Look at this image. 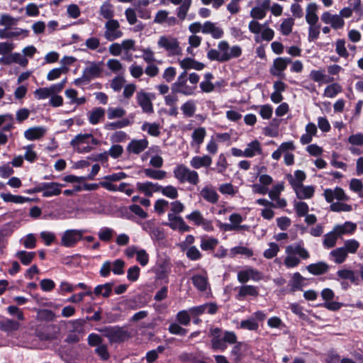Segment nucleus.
Listing matches in <instances>:
<instances>
[{"mask_svg": "<svg viewBox=\"0 0 363 363\" xmlns=\"http://www.w3.org/2000/svg\"><path fill=\"white\" fill-rule=\"evenodd\" d=\"M242 55V48L239 45L230 47L226 40L218 43L217 49H211L207 52V57L210 60L225 62L233 58H237Z\"/></svg>", "mask_w": 363, "mask_h": 363, "instance_id": "nucleus-1", "label": "nucleus"}, {"mask_svg": "<svg viewBox=\"0 0 363 363\" xmlns=\"http://www.w3.org/2000/svg\"><path fill=\"white\" fill-rule=\"evenodd\" d=\"M285 252L284 264L287 268L296 267L301 262L300 258L306 259L310 257L309 252L301 244L286 246Z\"/></svg>", "mask_w": 363, "mask_h": 363, "instance_id": "nucleus-2", "label": "nucleus"}, {"mask_svg": "<svg viewBox=\"0 0 363 363\" xmlns=\"http://www.w3.org/2000/svg\"><path fill=\"white\" fill-rule=\"evenodd\" d=\"M211 335L213 337L211 346L214 350L224 351L227 348V343L233 344L237 337L233 332L225 331L223 334L218 328L211 329Z\"/></svg>", "mask_w": 363, "mask_h": 363, "instance_id": "nucleus-3", "label": "nucleus"}, {"mask_svg": "<svg viewBox=\"0 0 363 363\" xmlns=\"http://www.w3.org/2000/svg\"><path fill=\"white\" fill-rule=\"evenodd\" d=\"M249 30L255 35V40L261 43L262 40L270 41L274 36V30L267 23L261 24L256 21L249 23Z\"/></svg>", "mask_w": 363, "mask_h": 363, "instance_id": "nucleus-4", "label": "nucleus"}, {"mask_svg": "<svg viewBox=\"0 0 363 363\" xmlns=\"http://www.w3.org/2000/svg\"><path fill=\"white\" fill-rule=\"evenodd\" d=\"M97 141L91 134H79L71 141V145L79 153L89 152Z\"/></svg>", "mask_w": 363, "mask_h": 363, "instance_id": "nucleus-5", "label": "nucleus"}, {"mask_svg": "<svg viewBox=\"0 0 363 363\" xmlns=\"http://www.w3.org/2000/svg\"><path fill=\"white\" fill-rule=\"evenodd\" d=\"M174 176L180 182H188L193 185H196L199 182L198 173L189 169L184 164L177 165L174 169Z\"/></svg>", "mask_w": 363, "mask_h": 363, "instance_id": "nucleus-6", "label": "nucleus"}, {"mask_svg": "<svg viewBox=\"0 0 363 363\" xmlns=\"http://www.w3.org/2000/svg\"><path fill=\"white\" fill-rule=\"evenodd\" d=\"M187 72L184 71L178 77L177 81L172 85L174 93H180L186 96L192 95L196 89L195 86L187 84Z\"/></svg>", "mask_w": 363, "mask_h": 363, "instance_id": "nucleus-7", "label": "nucleus"}, {"mask_svg": "<svg viewBox=\"0 0 363 363\" xmlns=\"http://www.w3.org/2000/svg\"><path fill=\"white\" fill-rule=\"evenodd\" d=\"M159 48L164 49L169 55H177L181 53V48L178 40L171 35H162L158 41Z\"/></svg>", "mask_w": 363, "mask_h": 363, "instance_id": "nucleus-8", "label": "nucleus"}, {"mask_svg": "<svg viewBox=\"0 0 363 363\" xmlns=\"http://www.w3.org/2000/svg\"><path fill=\"white\" fill-rule=\"evenodd\" d=\"M104 38L108 41H113L123 35L119 22L116 19H109L104 25Z\"/></svg>", "mask_w": 363, "mask_h": 363, "instance_id": "nucleus-9", "label": "nucleus"}, {"mask_svg": "<svg viewBox=\"0 0 363 363\" xmlns=\"http://www.w3.org/2000/svg\"><path fill=\"white\" fill-rule=\"evenodd\" d=\"M83 231L77 229L67 230L62 234L61 245L65 247H73L82 238Z\"/></svg>", "mask_w": 363, "mask_h": 363, "instance_id": "nucleus-10", "label": "nucleus"}, {"mask_svg": "<svg viewBox=\"0 0 363 363\" xmlns=\"http://www.w3.org/2000/svg\"><path fill=\"white\" fill-rule=\"evenodd\" d=\"M186 218L194 225L201 226L206 231L211 232L213 230L212 221L204 218L201 212L199 210L192 211L191 213L188 214Z\"/></svg>", "mask_w": 363, "mask_h": 363, "instance_id": "nucleus-11", "label": "nucleus"}, {"mask_svg": "<svg viewBox=\"0 0 363 363\" xmlns=\"http://www.w3.org/2000/svg\"><path fill=\"white\" fill-rule=\"evenodd\" d=\"M323 196L328 203H333L335 200L337 201H347L349 196L346 195L344 190L340 187L335 189H325L323 191Z\"/></svg>", "mask_w": 363, "mask_h": 363, "instance_id": "nucleus-12", "label": "nucleus"}, {"mask_svg": "<svg viewBox=\"0 0 363 363\" xmlns=\"http://www.w3.org/2000/svg\"><path fill=\"white\" fill-rule=\"evenodd\" d=\"M63 184L57 182H45L40 184V189L44 197H52L58 196L62 192Z\"/></svg>", "mask_w": 363, "mask_h": 363, "instance_id": "nucleus-13", "label": "nucleus"}, {"mask_svg": "<svg viewBox=\"0 0 363 363\" xmlns=\"http://www.w3.org/2000/svg\"><path fill=\"white\" fill-rule=\"evenodd\" d=\"M291 62V59L286 57H277L273 62V65L270 69V73L279 77L284 76V71L286 69L288 65Z\"/></svg>", "mask_w": 363, "mask_h": 363, "instance_id": "nucleus-14", "label": "nucleus"}, {"mask_svg": "<svg viewBox=\"0 0 363 363\" xmlns=\"http://www.w3.org/2000/svg\"><path fill=\"white\" fill-rule=\"evenodd\" d=\"M167 225L172 230H177L181 233L190 230V227L186 224L183 218L174 213H168V223Z\"/></svg>", "mask_w": 363, "mask_h": 363, "instance_id": "nucleus-15", "label": "nucleus"}, {"mask_svg": "<svg viewBox=\"0 0 363 363\" xmlns=\"http://www.w3.org/2000/svg\"><path fill=\"white\" fill-rule=\"evenodd\" d=\"M136 99L138 105L144 112L147 113L153 112V107L150 94L146 93L143 90H140L137 93Z\"/></svg>", "mask_w": 363, "mask_h": 363, "instance_id": "nucleus-16", "label": "nucleus"}, {"mask_svg": "<svg viewBox=\"0 0 363 363\" xmlns=\"http://www.w3.org/2000/svg\"><path fill=\"white\" fill-rule=\"evenodd\" d=\"M321 21L326 23L330 24L331 27L334 29H340L345 25V21L342 18L337 14H331L325 11L321 15Z\"/></svg>", "mask_w": 363, "mask_h": 363, "instance_id": "nucleus-17", "label": "nucleus"}, {"mask_svg": "<svg viewBox=\"0 0 363 363\" xmlns=\"http://www.w3.org/2000/svg\"><path fill=\"white\" fill-rule=\"evenodd\" d=\"M347 142L350 145L348 149L351 153L360 155L362 152L358 147L363 145V133L352 134L349 136Z\"/></svg>", "mask_w": 363, "mask_h": 363, "instance_id": "nucleus-18", "label": "nucleus"}, {"mask_svg": "<svg viewBox=\"0 0 363 363\" xmlns=\"http://www.w3.org/2000/svg\"><path fill=\"white\" fill-rule=\"evenodd\" d=\"M261 278V274L257 270L250 267L238 273V279L240 283H245L249 280L258 281Z\"/></svg>", "mask_w": 363, "mask_h": 363, "instance_id": "nucleus-19", "label": "nucleus"}, {"mask_svg": "<svg viewBox=\"0 0 363 363\" xmlns=\"http://www.w3.org/2000/svg\"><path fill=\"white\" fill-rule=\"evenodd\" d=\"M28 60L26 57L19 52H13L7 57H2L0 58V63L4 65H10L11 63H16L22 67H26L28 65Z\"/></svg>", "mask_w": 363, "mask_h": 363, "instance_id": "nucleus-20", "label": "nucleus"}, {"mask_svg": "<svg viewBox=\"0 0 363 363\" xmlns=\"http://www.w3.org/2000/svg\"><path fill=\"white\" fill-rule=\"evenodd\" d=\"M203 34H209L215 39L221 38L223 36V30L217 26L216 23L211 21H206L203 23Z\"/></svg>", "mask_w": 363, "mask_h": 363, "instance_id": "nucleus-21", "label": "nucleus"}, {"mask_svg": "<svg viewBox=\"0 0 363 363\" xmlns=\"http://www.w3.org/2000/svg\"><path fill=\"white\" fill-rule=\"evenodd\" d=\"M101 63L95 62H89L86 67L83 70L84 77H86L89 81L98 77L101 72Z\"/></svg>", "mask_w": 363, "mask_h": 363, "instance_id": "nucleus-22", "label": "nucleus"}, {"mask_svg": "<svg viewBox=\"0 0 363 363\" xmlns=\"http://www.w3.org/2000/svg\"><path fill=\"white\" fill-rule=\"evenodd\" d=\"M148 141L147 139L133 140L130 142L127 147V150L129 153L138 155L144 151L148 146Z\"/></svg>", "mask_w": 363, "mask_h": 363, "instance_id": "nucleus-23", "label": "nucleus"}, {"mask_svg": "<svg viewBox=\"0 0 363 363\" xmlns=\"http://www.w3.org/2000/svg\"><path fill=\"white\" fill-rule=\"evenodd\" d=\"M137 189L147 196H152L153 193L159 192L160 184L150 182H138L136 184Z\"/></svg>", "mask_w": 363, "mask_h": 363, "instance_id": "nucleus-24", "label": "nucleus"}, {"mask_svg": "<svg viewBox=\"0 0 363 363\" xmlns=\"http://www.w3.org/2000/svg\"><path fill=\"white\" fill-rule=\"evenodd\" d=\"M246 157H254L262 154V147L259 141L257 140H252L246 145L245 148Z\"/></svg>", "mask_w": 363, "mask_h": 363, "instance_id": "nucleus-25", "label": "nucleus"}, {"mask_svg": "<svg viewBox=\"0 0 363 363\" xmlns=\"http://www.w3.org/2000/svg\"><path fill=\"white\" fill-rule=\"evenodd\" d=\"M206 136V130L203 127H199L195 128L191 133V147H196L197 149L200 148L201 145L203 143Z\"/></svg>", "mask_w": 363, "mask_h": 363, "instance_id": "nucleus-26", "label": "nucleus"}, {"mask_svg": "<svg viewBox=\"0 0 363 363\" xmlns=\"http://www.w3.org/2000/svg\"><path fill=\"white\" fill-rule=\"evenodd\" d=\"M212 163V158L208 155L194 156L190 160V165L194 169L208 167Z\"/></svg>", "mask_w": 363, "mask_h": 363, "instance_id": "nucleus-27", "label": "nucleus"}, {"mask_svg": "<svg viewBox=\"0 0 363 363\" xmlns=\"http://www.w3.org/2000/svg\"><path fill=\"white\" fill-rule=\"evenodd\" d=\"M357 225L350 221H346L342 225H336L334 226L333 230L340 237L343 235H350L356 230Z\"/></svg>", "mask_w": 363, "mask_h": 363, "instance_id": "nucleus-28", "label": "nucleus"}, {"mask_svg": "<svg viewBox=\"0 0 363 363\" xmlns=\"http://www.w3.org/2000/svg\"><path fill=\"white\" fill-rule=\"evenodd\" d=\"M297 197L300 199H311L314 194V187L313 186L299 185L294 188Z\"/></svg>", "mask_w": 363, "mask_h": 363, "instance_id": "nucleus-29", "label": "nucleus"}, {"mask_svg": "<svg viewBox=\"0 0 363 363\" xmlns=\"http://www.w3.org/2000/svg\"><path fill=\"white\" fill-rule=\"evenodd\" d=\"M46 132V129L42 126H35L27 129L24 132V137L28 140H38L42 138Z\"/></svg>", "mask_w": 363, "mask_h": 363, "instance_id": "nucleus-30", "label": "nucleus"}, {"mask_svg": "<svg viewBox=\"0 0 363 363\" xmlns=\"http://www.w3.org/2000/svg\"><path fill=\"white\" fill-rule=\"evenodd\" d=\"M179 64L180 67L185 69H196V70H201L204 67V65L201 62L196 61L193 58L186 57L183 60H179Z\"/></svg>", "mask_w": 363, "mask_h": 363, "instance_id": "nucleus-31", "label": "nucleus"}, {"mask_svg": "<svg viewBox=\"0 0 363 363\" xmlns=\"http://www.w3.org/2000/svg\"><path fill=\"white\" fill-rule=\"evenodd\" d=\"M305 130L306 133L300 138V142L303 145L308 144L312 141L313 137L317 133V128L313 123H309L306 125Z\"/></svg>", "mask_w": 363, "mask_h": 363, "instance_id": "nucleus-32", "label": "nucleus"}, {"mask_svg": "<svg viewBox=\"0 0 363 363\" xmlns=\"http://www.w3.org/2000/svg\"><path fill=\"white\" fill-rule=\"evenodd\" d=\"M318 6L311 3L306 8V21L309 25H315L318 21L317 15Z\"/></svg>", "mask_w": 363, "mask_h": 363, "instance_id": "nucleus-33", "label": "nucleus"}, {"mask_svg": "<svg viewBox=\"0 0 363 363\" xmlns=\"http://www.w3.org/2000/svg\"><path fill=\"white\" fill-rule=\"evenodd\" d=\"M105 335L111 342H118L123 340L124 331L117 328H110L105 330Z\"/></svg>", "mask_w": 363, "mask_h": 363, "instance_id": "nucleus-34", "label": "nucleus"}, {"mask_svg": "<svg viewBox=\"0 0 363 363\" xmlns=\"http://www.w3.org/2000/svg\"><path fill=\"white\" fill-rule=\"evenodd\" d=\"M218 244L217 238L208 236L201 238L200 247L203 251H213Z\"/></svg>", "mask_w": 363, "mask_h": 363, "instance_id": "nucleus-35", "label": "nucleus"}, {"mask_svg": "<svg viewBox=\"0 0 363 363\" xmlns=\"http://www.w3.org/2000/svg\"><path fill=\"white\" fill-rule=\"evenodd\" d=\"M201 196L209 203H215L218 201V195L216 191L210 186H205L200 191Z\"/></svg>", "mask_w": 363, "mask_h": 363, "instance_id": "nucleus-36", "label": "nucleus"}, {"mask_svg": "<svg viewBox=\"0 0 363 363\" xmlns=\"http://www.w3.org/2000/svg\"><path fill=\"white\" fill-rule=\"evenodd\" d=\"M330 258L336 264L343 263L347 257V254L342 247L332 250L329 254Z\"/></svg>", "mask_w": 363, "mask_h": 363, "instance_id": "nucleus-37", "label": "nucleus"}, {"mask_svg": "<svg viewBox=\"0 0 363 363\" xmlns=\"http://www.w3.org/2000/svg\"><path fill=\"white\" fill-rule=\"evenodd\" d=\"M306 269L312 274L320 275L328 272V265L325 262H319L308 265Z\"/></svg>", "mask_w": 363, "mask_h": 363, "instance_id": "nucleus-38", "label": "nucleus"}, {"mask_svg": "<svg viewBox=\"0 0 363 363\" xmlns=\"http://www.w3.org/2000/svg\"><path fill=\"white\" fill-rule=\"evenodd\" d=\"M66 97L69 99L71 104L82 105L86 103V99L84 96L77 97L78 93L74 89H68L65 91Z\"/></svg>", "mask_w": 363, "mask_h": 363, "instance_id": "nucleus-39", "label": "nucleus"}, {"mask_svg": "<svg viewBox=\"0 0 363 363\" xmlns=\"http://www.w3.org/2000/svg\"><path fill=\"white\" fill-rule=\"evenodd\" d=\"M121 45L122 50L126 55L125 60L131 61L133 60V55L129 54V52L135 50V41L133 39H125L121 43Z\"/></svg>", "mask_w": 363, "mask_h": 363, "instance_id": "nucleus-40", "label": "nucleus"}, {"mask_svg": "<svg viewBox=\"0 0 363 363\" xmlns=\"http://www.w3.org/2000/svg\"><path fill=\"white\" fill-rule=\"evenodd\" d=\"M258 295L257 289L251 285H244L239 289L237 297L238 299H242L247 296H257Z\"/></svg>", "mask_w": 363, "mask_h": 363, "instance_id": "nucleus-41", "label": "nucleus"}, {"mask_svg": "<svg viewBox=\"0 0 363 363\" xmlns=\"http://www.w3.org/2000/svg\"><path fill=\"white\" fill-rule=\"evenodd\" d=\"M181 111L185 117H192L196 110V104L194 100H188L181 106Z\"/></svg>", "mask_w": 363, "mask_h": 363, "instance_id": "nucleus-42", "label": "nucleus"}, {"mask_svg": "<svg viewBox=\"0 0 363 363\" xmlns=\"http://www.w3.org/2000/svg\"><path fill=\"white\" fill-rule=\"evenodd\" d=\"M105 114V111L104 108L98 107L94 108L89 113V121L91 124L96 125L100 122L101 119L104 118Z\"/></svg>", "mask_w": 363, "mask_h": 363, "instance_id": "nucleus-43", "label": "nucleus"}, {"mask_svg": "<svg viewBox=\"0 0 363 363\" xmlns=\"http://www.w3.org/2000/svg\"><path fill=\"white\" fill-rule=\"evenodd\" d=\"M100 14L104 18L109 21V19H113L114 9L113 6L108 1L103 3L100 7Z\"/></svg>", "mask_w": 363, "mask_h": 363, "instance_id": "nucleus-44", "label": "nucleus"}, {"mask_svg": "<svg viewBox=\"0 0 363 363\" xmlns=\"http://www.w3.org/2000/svg\"><path fill=\"white\" fill-rule=\"evenodd\" d=\"M19 327V323L12 319L5 318L0 321V329L6 332L17 330Z\"/></svg>", "mask_w": 363, "mask_h": 363, "instance_id": "nucleus-45", "label": "nucleus"}, {"mask_svg": "<svg viewBox=\"0 0 363 363\" xmlns=\"http://www.w3.org/2000/svg\"><path fill=\"white\" fill-rule=\"evenodd\" d=\"M337 274L340 279H348L352 283L358 284V277L356 276L355 272L352 270L347 269H340L337 271Z\"/></svg>", "mask_w": 363, "mask_h": 363, "instance_id": "nucleus-46", "label": "nucleus"}, {"mask_svg": "<svg viewBox=\"0 0 363 363\" xmlns=\"http://www.w3.org/2000/svg\"><path fill=\"white\" fill-rule=\"evenodd\" d=\"M192 0H184L182 4L177 9V16L181 21H184L187 16L191 6Z\"/></svg>", "mask_w": 363, "mask_h": 363, "instance_id": "nucleus-47", "label": "nucleus"}, {"mask_svg": "<svg viewBox=\"0 0 363 363\" xmlns=\"http://www.w3.org/2000/svg\"><path fill=\"white\" fill-rule=\"evenodd\" d=\"M309 76L312 80L318 83H328L332 81V79L328 77L323 70H312Z\"/></svg>", "mask_w": 363, "mask_h": 363, "instance_id": "nucleus-48", "label": "nucleus"}, {"mask_svg": "<svg viewBox=\"0 0 363 363\" xmlns=\"http://www.w3.org/2000/svg\"><path fill=\"white\" fill-rule=\"evenodd\" d=\"M106 67L115 74H122L125 70L123 64L117 59H109L106 62Z\"/></svg>", "mask_w": 363, "mask_h": 363, "instance_id": "nucleus-49", "label": "nucleus"}, {"mask_svg": "<svg viewBox=\"0 0 363 363\" xmlns=\"http://www.w3.org/2000/svg\"><path fill=\"white\" fill-rule=\"evenodd\" d=\"M35 256V252H26L24 250H21L16 253V257L24 265H28L33 261Z\"/></svg>", "mask_w": 363, "mask_h": 363, "instance_id": "nucleus-50", "label": "nucleus"}, {"mask_svg": "<svg viewBox=\"0 0 363 363\" xmlns=\"http://www.w3.org/2000/svg\"><path fill=\"white\" fill-rule=\"evenodd\" d=\"M141 128L143 131H146L149 135L154 137H157L160 134V126L155 123L145 122L143 124Z\"/></svg>", "mask_w": 363, "mask_h": 363, "instance_id": "nucleus-51", "label": "nucleus"}, {"mask_svg": "<svg viewBox=\"0 0 363 363\" xmlns=\"http://www.w3.org/2000/svg\"><path fill=\"white\" fill-rule=\"evenodd\" d=\"M305 179L306 174L301 170H296L294 172V176L290 175L289 177V181L291 186H293V188L303 184L302 183L305 180Z\"/></svg>", "mask_w": 363, "mask_h": 363, "instance_id": "nucleus-52", "label": "nucleus"}, {"mask_svg": "<svg viewBox=\"0 0 363 363\" xmlns=\"http://www.w3.org/2000/svg\"><path fill=\"white\" fill-rule=\"evenodd\" d=\"M236 255H242L247 257H250L253 255V251L245 246H237L230 249L229 255L233 257Z\"/></svg>", "mask_w": 363, "mask_h": 363, "instance_id": "nucleus-53", "label": "nucleus"}, {"mask_svg": "<svg viewBox=\"0 0 363 363\" xmlns=\"http://www.w3.org/2000/svg\"><path fill=\"white\" fill-rule=\"evenodd\" d=\"M304 278L298 273L296 272L292 275L289 282V286L292 291L301 289L303 286Z\"/></svg>", "mask_w": 363, "mask_h": 363, "instance_id": "nucleus-54", "label": "nucleus"}, {"mask_svg": "<svg viewBox=\"0 0 363 363\" xmlns=\"http://www.w3.org/2000/svg\"><path fill=\"white\" fill-rule=\"evenodd\" d=\"M192 282L194 285L199 290V291H205L208 286L207 278L205 276L202 275H194L191 277Z\"/></svg>", "mask_w": 363, "mask_h": 363, "instance_id": "nucleus-55", "label": "nucleus"}, {"mask_svg": "<svg viewBox=\"0 0 363 363\" xmlns=\"http://www.w3.org/2000/svg\"><path fill=\"white\" fill-rule=\"evenodd\" d=\"M112 287V283H106L102 285H98L94 289V294L97 296L101 295L104 297H108L111 294Z\"/></svg>", "mask_w": 363, "mask_h": 363, "instance_id": "nucleus-56", "label": "nucleus"}, {"mask_svg": "<svg viewBox=\"0 0 363 363\" xmlns=\"http://www.w3.org/2000/svg\"><path fill=\"white\" fill-rule=\"evenodd\" d=\"M338 235L336 234L335 230L333 229L332 231L324 235L323 245L325 247L331 248L336 245Z\"/></svg>", "mask_w": 363, "mask_h": 363, "instance_id": "nucleus-57", "label": "nucleus"}, {"mask_svg": "<svg viewBox=\"0 0 363 363\" xmlns=\"http://www.w3.org/2000/svg\"><path fill=\"white\" fill-rule=\"evenodd\" d=\"M159 191L162 194V195L171 199H175L178 197V191L177 189L172 185L162 186L160 185Z\"/></svg>", "mask_w": 363, "mask_h": 363, "instance_id": "nucleus-58", "label": "nucleus"}, {"mask_svg": "<svg viewBox=\"0 0 363 363\" xmlns=\"http://www.w3.org/2000/svg\"><path fill=\"white\" fill-rule=\"evenodd\" d=\"M341 91V86L337 83H333L326 86V88L324 90L323 95L324 96L328 98H333Z\"/></svg>", "mask_w": 363, "mask_h": 363, "instance_id": "nucleus-59", "label": "nucleus"}, {"mask_svg": "<svg viewBox=\"0 0 363 363\" xmlns=\"http://www.w3.org/2000/svg\"><path fill=\"white\" fill-rule=\"evenodd\" d=\"M144 174L147 177L158 180L163 179L167 176V172L164 170H156L150 168L145 169Z\"/></svg>", "mask_w": 363, "mask_h": 363, "instance_id": "nucleus-60", "label": "nucleus"}, {"mask_svg": "<svg viewBox=\"0 0 363 363\" xmlns=\"http://www.w3.org/2000/svg\"><path fill=\"white\" fill-rule=\"evenodd\" d=\"M18 21V18H13L7 13H2L0 16V25L6 28H10L11 26H16Z\"/></svg>", "mask_w": 363, "mask_h": 363, "instance_id": "nucleus-61", "label": "nucleus"}, {"mask_svg": "<svg viewBox=\"0 0 363 363\" xmlns=\"http://www.w3.org/2000/svg\"><path fill=\"white\" fill-rule=\"evenodd\" d=\"M114 230L108 227L101 228L98 232L99 238L104 242H109L114 235Z\"/></svg>", "mask_w": 363, "mask_h": 363, "instance_id": "nucleus-62", "label": "nucleus"}, {"mask_svg": "<svg viewBox=\"0 0 363 363\" xmlns=\"http://www.w3.org/2000/svg\"><path fill=\"white\" fill-rule=\"evenodd\" d=\"M342 247L347 254H354L359 247V242L354 239L347 240L345 241L344 247Z\"/></svg>", "mask_w": 363, "mask_h": 363, "instance_id": "nucleus-63", "label": "nucleus"}, {"mask_svg": "<svg viewBox=\"0 0 363 363\" xmlns=\"http://www.w3.org/2000/svg\"><path fill=\"white\" fill-rule=\"evenodd\" d=\"M330 209L333 212H350L352 211V208L351 205L338 201L337 202L331 203Z\"/></svg>", "mask_w": 363, "mask_h": 363, "instance_id": "nucleus-64", "label": "nucleus"}]
</instances>
